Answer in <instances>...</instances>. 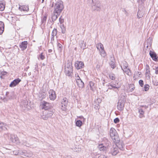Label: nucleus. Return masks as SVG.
<instances>
[{"label":"nucleus","mask_w":158,"mask_h":158,"mask_svg":"<svg viewBox=\"0 0 158 158\" xmlns=\"http://www.w3.org/2000/svg\"><path fill=\"white\" fill-rule=\"evenodd\" d=\"M5 5L2 2H0V11H3L5 8Z\"/></svg>","instance_id":"nucleus-34"},{"label":"nucleus","mask_w":158,"mask_h":158,"mask_svg":"<svg viewBox=\"0 0 158 158\" xmlns=\"http://www.w3.org/2000/svg\"><path fill=\"white\" fill-rule=\"evenodd\" d=\"M139 116L140 118H141L144 117V111H143L142 109H139Z\"/></svg>","instance_id":"nucleus-27"},{"label":"nucleus","mask_w":158,"mask_h":158,"mask_svg":"<svg viewBox=\"0 0 158 158\" xmlns=\"http://www.w3.org/2000/svg\"><path fill=\"white\" fill-rule=\"evenodd\" d=\"M149 55L152 59L155 61H157L158 60V57L156 53L153 50H151L149 52Z\"/></svg>","instance_id":"nucleus-9"},{"label":"nucleus","mask_w":158,"mask_h":158,"mask_svg":"<svg viewBox=\"0 0 158 158\" xmlns=\"http://www.w3.org/2000/svg\"><path fill=\"white\" fill-rule=\"evenodd\" d=\"M143 14L142 13L141 11L139 10L137 13V16L138 18H140L143 16Z\"/></svg>","instance_id":"nucleus-40"},{"label":"nucleus","mask_w":158,"mask_h":158,"mask_svg":"<svg viewBox=\"0 0 158 158\" xmlns=\"http://www.w3.org/2000/svg\"><path fill=\"white\" fill-rule=\"evenodd\" d=\"M150 70L149 66L148 64H146V70Z\"/></svg>","instance_id":"nucleus-52"},{"label":"nucleus","mask_w":158,"mask_h":158,"mask_svg":"<svg viewBox=\"0 0 158 158\" xmlns=\"http://www.w3.org/2000/svg\"><path fill=\"white\" fill-rule=\"evenodd\" d=\"M82 124V122L80 120H77L76 123V126L78 127H81Z\"/></svg>","instance_id":"nucleus-32"},{"label":"nucleus","mask_w":158,"mask_h":158,"mask_svg":"<svg viewBox=\"0 0 158 158\" xmlns=\"http://www.w3.org/2000/svg\"><path fill=\"white\" fill-rule=\"evenodd\" d=\"M110 134L113 141L116 145L118 149L121 151H123L124 150L125 145L123 142L120 141L119 138L116 130L113 128H110Z\"/></svg>","instance_id":"nucleus-1"},{"label":"nucleus","mask_w":158,"mask_h":158,"mask_svg":"<svg viewBox=\"0 0 158 158\" xmlns=\"http://www.w3.org/2000/svg\"><path fill=\"white\" fill-rule=\"evenodd\" d=\"M119 118H116L114 119V122L115 123H117L119 122Z\"/></svg>","instance_id":"nucleus-48"},{"label":"nucleus","mask_w":158,"mask_h":158,"mask_svg":"<svg viewBox=\"0 0 158 158\" xmlns=\"http://www.w3.org/2000/svg\"><path fill=\"white\" fill-rule=\"evenodd\" d=\"M109 78L112 80H114L116 78V76L114 74L111 73L109 74Z\"/></svg>","instance_id":"nucleus-31"},{"label":"nucleus","mask_w":158,"mask_h":158,"mask_svg":"<svg viewBox=\"0 0 158 158\" xmlns=\"http://www.w3.org/2000/svg\"><path fill=\"white\" fill-rule=\"evenodd\" d=\"M68 103V101L67 98H64L62 99L61 102V109L62 110L64 111L67 109L66 107L67 106Z\"/></svg>","instance_id":"nucleus-7"},{"label":"nucleus","mask_w":158,"mask_h":158,"mask_svg":"<svg viewBox=\"0 0 158 158\" xmlns=\"http://www.w3.org/2000/svg\"><path fill=\"white\" fill-rule=\"evenodd\" d=\"M98 158H107V156L103 155H101Z\"/></svg>","instance_id":"nucleus-50"},{"label":"nucleus","mask_w":158,"mask_h":158,"mask_svg":"<svg viewBox=\"0 0 158 158\" xmlns=\"http://www.w3.org/2000/svg\"><path fill=\"white\" fill-rule=\"evenodd\" d=\"M19 9L20 11H27L29 10L28 6V5H19Z\"/></svg>","instance_id":"nucleus-16"},{"label":"nucleus","mask_w":158,"mask_h":158,"mask_svg":"<svg viewBox=\"0 0 158 158\" xmlns=\"http://www.w3.org/2000/svg\"><path fill=\"white\" fill-rule=\"evenodd\" d=\"M96 47L98 49H104L103 45L101 43L98 44L97 45Z\"/></svg>","instance_id":"nucleus-28"},{"label":"nucleus","mask_w":158,"mask_h":158,"mask_svg":"<svg viewBox=\"0 0 158 158\" xmlns=\"http://www.w3.org/2000/svg\"><path fill=\"white\" fill-rule=\"evenodd\" d=\"M98 149L102 152H106L107 149V147L103 144H99L98 147Z\"/></svg>","instance_id":"nucleus-12"},{"label":"nucleus","mask_w":158,"mask_h":158,"mask_svg":"<svg viewBox=\"0 0 158 158\" xmlns=\"http://www.w3.org/2000/svg\"><path fill=\"white\" fill-rule=\"evenodd\" d=\"M111 61L110 62V64L111 67L114 69L115 67V60L114 59V58L112 57H111Z\"/></svg>","instance_id":"nucleus-21"},{"label":"nucleus","mask_w":158,"mask_h":158,"mask_svg":"<svg viewBox=\"0 0 158 158\" xmlns=\"http://www.w3.org/2000/svg\"><path fill=\"white\" fill-rule=\"evenodd\" d=\"M44 0H42V2L44 1Z\"/></svg>","instance_id":"nucleus-58"},{"label":"nucleus","mask_w":158,"mask_h":158,"mask_svg":"<svg viewBox=\"0 0 158 158\" xmlns=\"http://www.w3.org/2000/svg\"><path fill=\"white\" fill-rule=\"evenodd\" d=\"M49 98L51 100H54L56 97L55 92L53 90L51 89L49 91Z\"/></svg>","instance_id":"nucleus-14"},{"label":"nucleus","mask_w":158,"mask_h":158,"mask_svg":"<svg viewBox=\"0 0 158 158\" xmlns=\"http://www.w3.org/2000/svg\"><path fill=\"white\" fill-rule=\"evenodd\" d=\"M28 43L27 41L22 42L21 44L19 45L20 48L25 49L27 48Z\"/></svg>","instance_id":"nucleus-17"},{"label":"nucleus","mask_w":158,"mask_h":158,"mask_svg":"<svg viewBox=\"0 0 158 158\" xmlns=\"http://www.w3.org/2000/svg\"><path fill=\"white\" fill-rule=\"evenodd\" d=\"M47 96V93L44 92L40 93L39 95V98L41 100H42L43 99L45 98Z\"/></svg>","instance_id":"nucleus-18"},{"label":"nucleus","mask_w":158,"mask_h":158,"mask_svg":"<svg viewBox=\"0 0 158 158\" xmlns=\"http://www.w3.org/2000/svg\"><path fill=\"white\" fill-rule=\"evenodd\" d=\"M80 46L82 49H85L86 48L85 43L83 41L82 42V43L80 44Z\"/></svg>","instance_id":"nucleus-39"},{"label":"nucleus","mask_w":158,"mask_h":158,"mask_svg":"<svg viewBox=\"0 0 158 158\" xmlns=\"http://www.w3.org/2000/svg\"><path fill=\"white\" fill-rule=\"evenodd\" d=\"M135 89L134 85L133 84H130L129 86V91L131 92L132 91Z\"/></svg>","instance_id":"nucleus-36"},{"label":"nucleus","mask_w":158,"mask_h":158,"mask_svg":"<svg viewBox=\"0 0 158 158\" xmlns=\"http://www.w3.org/2000/svg\"><path fill=\"white\" fill-rule=\"evenodd\" d=\"M127 74L129 75V73L130 72V70L128 69L127 68V69H125L123 71Z\"/></svg>","instance_id":"nucleus-44"},{"label":"nucleus","mask_w":158,"mask_h":158,"mask_svg":"<svg viewBox=\"0 0 158 158\" xmlns=\"http://www.w3.org/2000/svg\"><path fill=\"white\" fill-rule=\"evenodd\" d=\"M73 69H65L64 72L66 76L70 77L72 76V73Z\"/></svg>","instance_id":"nucleus-19"},{"label":"nucleus","mask_w":158,"mask_h":158,"mask_svg":"<svg viewBox=\"0 0 158 158\" xmlns=\"http://www.w3.org/2000/svg\"><path fill=\"white\" fill-rule=\"evenodd\" d=\"M73 69V67L72 66V63L70 62H69L68 63L65 64V69Z\"/></svg>","instance_id":"nucleus-23"},{"label":"nucleus","mask_w":158,"mask_h":158,"mask_svg":"<svg viewBox=\"0 0 158 158\" xmlns=\"http://www.w3.org/2000/svg\"><path fill=\"white\" fill-rule=\"evenodd\" d=\"M22 143L24 145L28 147H29L31 145V144L30 143H27L26 141L25 140H23Z\"/></svg>","instance_id":"nucleus-35"},{"label":"nucleus","mask_w":158,"mask_h":158,"mask_svg":"<svg viewBox=\"0 0 158 158\" xmlns=\"http://www.w3.org/2000/svg\"><path fill=\"white\" fill-rule=\"evenodd\" d=\"M89 86L90 89L92 91L94 90L95 88V83L94 81H90L89 82Z\"/></svg>","instance_id":"nucleus-26"},{"label":"nucleus","mask_w":158,"mask_h":158,"mask_svg":"<svg viewBox=\"0 0 158 158\" xmlns=\"http://www.w3.org/2000/svg\"><path fill=\"white\" fill-rule=\"evenodd\" d=\"M41 106L42 109L45 110H51L52 107L51 103L44 101L42 102Z\"/></svg>","instance_id":"nucleus-5"},{"label":"nucleus","mask_w":158,"mask_h":158,"mask_svg":"<svg viewBox=\"0 0 158 158\" xmlns=\"http://www.w3.org/2000/svg\"><path fill=\"white\" fill-rule=\"evenodd\" d=\"M21 105L23 107L27 109H30L31 107L30 106V103L27 100H24L21 103Z\"/></svg>","instance_id":"nucleus-11"},{"label":"nucleus","mask_w":158,"mask_h":158,"mask_svg":"<svg viewBox=\"0 0 158 158\" xmlns=\"http://www.w3.org/2000/svg\"><path fill=\"white\" fill-rule=\"evenodd\" d=\"M124 96H123L122 98V100H121V99L120 100L119 99L117 104V108L120 111L123 110L124 109Z\"/></svg>","instance_id":"nucleus-6"},{"label":"nucleus","mask_w":158,"mask_h":158,"mask_svg":"<svg viewBox=\"0 0 158 158\" xmlns=\"http://www.w3.org/2000/svg\"><path fill=\"white\" fill-rule=\"evenodd\" d=\"M45 58L44 56L43 55V53H41L40 55L39 56L38 58L39 59L40 58L41 60H44Z\"/></svg>","instance_id":"nucleus-41"},{"label":"nucleus","mask_w":158,"mask_h":158,"mask_svg":"<svg viewBox=\"0 0 158 158\" xmlns=\"http://www.w3.org/2000/svg\"><path fill=\"white\" fill-rule=\"evenodd\" d=\"M156 152H157V153L158 154V146H157V147L156 148Z\"/></svg>","instance_id":"nucleus-55"},{"label":"nucleus","mask_w":158,"mask_h":158,"mask_svg":"<svg viewBox=\"0 0 158 158\" xmlns=\"http://www.w3.org/2000/svg\"><path fill=\"white\" fill-rule=\"evenodd\" d=\"M75 79H76V81L78 80L79 79H81L78 73L75 74Z\"/></svg>","instance_id":"nucleus-45"},{"label":"nucleus","mask_w":158,"mask_h":158,"mask_svg":"<svg viewBox=\"0 0 158 158\" xmlns=\"http://www.w3.org/2000/svg\"><path fill=\"white\" fill-rule=\"evenodd\" d=\"M150 70H146V76H147L148 78L150 77Z\"/></svg>","instance_id":"nucleus-43"},{"label":"nucleus","mask_w":158,"mask_h":158,"mask_svg":"<svg viewBox=\"0 0 158 158\" xmlns=\"http://www.w3.org/2000/svg\"><path fill=\"white\" fill-rule=\"evenodd\" d=\"M152 39V38L149 37L147 40L146 44H145L144 48L148 49H150L151 48V45Z\"/></svg>","instance_id":"nucleus-10"},{"label":"nucleus","mask_w":158,"mask_h":158,"mask_svg":"<svg viewBox=\"0 0 158 158\" xmlns=\"http://www.w3.org/2000/svg\"><path fill=\"white\" fill-rule=\"evenodd\" d=\"M54 110L52 109L51 110H44L41 115L42 118L44 120H47L48 118H51L54 113Z\"/></svg>","instance_id":"nucleus-3"},{"label":"nucleus","mask_w":158,"mask_h":158,"mask_svg":"<svg viewBox=\"0 0 158 158\" xmlns=\"http://www.w3.org/2000/svg\"><path fill=\"white\" fill-rule=\"evenodd\" d=\"M139 84L141 86L143 87V81L142 80H140L139 81Z\"/></svg>","instance_id":"nucleus-47"},{"label":"nucleus","mask_w":158,"mask_h":158,"mask_svg":"<svg viewBox=\"0 0 158 158\" xmlns=\"http://www.w3.org/2000/svg\"><path fill=\"white\" fill-rule=\"evenodd\" d=\"M99 52L101 56L104 57L106 56V52L105 51V50H99Z\"/></svg>","instance_id":"nucleus-30"},{"label":"nucleus","mask_w":158,"mask_h":158,"mask_svg":"<svg viewBox=\"0 0 158 158\" xmlns=\"http://www.w3.org/2000/svg\"><path fill=\"white\" fill-rule=\"evenodd\" d=\"M6 124L0 122V131L6 129Z\"/></svg>","instance_id":"nucleus-24"},{"label":"nucleus","mask_w":158,"mask_h":158,"mask_svg":"<svg viewBox=\"0 0 158 158\" xmlns=\"http://www.w3.org/2000/svg\"><path fill=\"white\" fill-rule=\"evenodd\" d=\"M119 152L118 147L116 145H113V146L111 148L110 152L113 156L116 155Z\"/></svg>","instance_id":"nucleus-8"},{"label":"nucleus","mask_w":158,"mask_h":158,"mask_svg":"<svg viewBox=\"0 0 158 158\" xmlns=\"http://www.w3.org/2000/svg\"><path fill=\"white\" fill-rule=\"evenodd\" d=\"M6 72H0V77L1 78L3 79L4 78L3 76L6 75Z\"/></svg>","instance_id":"nucleus-38"},{"label":"nucleus","mask_w":158,"mask_h":158,"mask_svg":"<svg viewBox=\"0 0 158 158\" xmlns=\"http://www.w3.org/2000/svg\"><path fill=\"white\" fill-rule=\"evenodd\" d=\"M59 22L60 23H62L64 22V20L62 19L61 17L59 18Z\"/></svg>","instance_id":"nucleus-51"},{"label":"nucleus","mask_w":158,"mask_h":158,"mask_svg":"<svg viewBox=\"0 0 158 158\" xmlns=\"http://www.w3.org/2000/svg\"><path fill=\"white\" fill-rule=\"evenodd\" d=\"M75 66L77 69L82 68L84 66V63L81 61H77L75 64Z\"/></svg>","instance_id":"nucleus-15"},{"label":"nucleus","mask_w":158,"mask_h":158,"mask_svg":"<svg viewBox=\"0 0 158 158\" xmlns=\"http://www.w3.org/2000/svg\"><path fill=\"white\" fill-rule=\"evenodd\" d=\"M119 87L118 85V84H110L108 85V89H112V88H118Z\"/></svg>","instance_id":"nucleus-25"},{"label":"nucleus","mask_w":158,"mask_h":158,"mask_svg":"<svg viewBox=\"0 0 158 158\" xmlns=\"http://www.w3.org/2000/svg\"><path fill=\"white\" fill-rule=\"evenodd\" d=\"M47 18V16H44L43 17L42 19V22L43 23H44L46 21Z\"/></svg>","instance_id":"nucleus-46"},{"label":"nucleus","mask_w":158,"mask_h":158,"mask_svg":"<svg viewBox=\"0 0 158 158\" xmlns=\"http://www.w3.org/2000/svg\"><path fill=\"white\" fill-rule=\"evenodd\" d=\"M149 86L148 85L146 84L144 85V88L145 91H147L149 89Z\"/></svg>","instance_id":"nucleus-42"},{"label":"nucleus","mask_w":158,"mask_h":158,"mask_svg":"<svg viewBox=\"0 0 158 158\" xmlns=\"http://www.w3.org/2000/svg\"><path fill=\"white\" fill-rule=\"evenodd\" d=\"M57 46L58 48L60 49L62 48L63 46L62 45H61V44L60 43L58 44Z\"/></svg>","instance_id":"nucleus-49"},{"label":"nucleus","mask_w":158,"mask_h":158,"mask_svg":"<svg viewBox=\"0 0 158 158\" xmlns=\"http://www.w3.org/2000/svg\"><path fill=\"white\" fill-rule=\"evenodd\" d=\"M76 82L79 87L82 88L84 87V83L81 79L77 81Z\"/></svg>","instance_id":"nucleus-20"},{"label":"nucleus","mask_w":158,"mask_h":158,"mask_svg":"<svg viewBox=\"0 0 158 158\" xmlns=\"http://www.w3.org/2000/svg\"><path fill=\"white\" fill-rule=\"evenodd\" d=\"M155 73L156 74H158V67L156 68L155 69Z\"/></svg>","instance_id":"nucleus-53"},{"label":"nucleus","mask_w":158,"mask_h":158,"mask_svg":"<svg viewBox=\"0 0 158 158\" xmlns=\"http://www.w3.org/2000/svg\"><path fill=\"white\" fill-rule=\"evenodd\" d=\"M4 25L3 22L0 21V34H2L4 30Z\"/></svg>","instance_id":"nucleus-22"},{"label":"nucleus","mask_w":158,"mask_h":158,"mask_svg":"<svg viewBox=\"0 0 158 158\" xmlns=\"http://www.w3.org/2000/svg\"><path fill=\"white\" fill-rule=\"evenodd\" d=\"M5 137L8 138L12 142L17 143H19V139L18 137L14 135L10 134L9 133H5L4 135Z\"/></svg>","instance_id":"nucleus-4"},{"label":"nucleus","mask_w":158,"mask_h":158,"mask_svg":"<svg viewBox=\"0 0 158 158\" xmlns=\"http://www.w3.org/2000/svg\"><path fill=\"white\" fill-rule=\"evenodd\" d=\"M123 65L122 66H121L122 69L124 71V70L125 69H127L128 67V64H127L126 62L124 63H123Z\"/></svg>","instance_id":"nucleus-33"},{"label":"nucleus","mask_w":158,"mask_h":158,"mask_svg":"<svg viewBox=\"0 0 158 158\" xmlns=\"http://www.w3.org/2000/svg\"><path fill=\"white\" fill-rule=\"evenodd\" d=\"M57 31L56 29L54 28L52 31V36H55L56 35Z\"/></svg>","instance_id":"nucleus-37"},{"label":"nucleus","mask_w":158,"mask_h":158,"mask_svg":"<svg viewBox=\"0 0 158 158\" xmlns=\"http://www.w3.org/2000/svg\"><path fill=\"white\" fill-rule=\"evenodd\" d=\"M52 51V50H48L49 52H51Z\"/></svg>","instance_id":"nucleus-56"},{"label":"nucleus","mask_w":158,"mask_h":158,"mask_svg":"<svg viewBox=\"0 0 158 158\" xmlns=\"http://www.w3.org/2000/svg\"><path fill=\"white\" fill-rule=\"evenodd\" d=\"M53 4H52V7H53Z\"/></svg>","instance_id":"nucleus-57"},{"label":"nucleus","mask_w":158,"mask_h":158,"mask_svg":"<svg viewBox=\"0 0 158 158\" xmlns=\"http://www.w3.org/2000/svg\"><path fill=\"white\" fill-rule=\"evenodd\" d=\"M63 3L61 0H58L55 3L54 6V13L60 14L64 9Z\"/></svg>","instance_id":"nucleus-2"},{"label":"nucleus","mask_w":158,"mask_h":158,"mask_svg":"<svg viewBox=\"0 0 158 158\" xmlns=\"http://www.w3.org/2000/svg\"><path fill=\"white\" fill-rule=\"evenodd\" d=\"M21 81V80L19 78H17L13 80L10 84V87H13L17 85Z\"/></svg>","instance_id":"nucleus-13"},{"label":"nucleus","mask_w":158,"mask_h":158,"mask_svg":"<svg viewBox=\"0 0 158 158\" xmlns=\"http://www.w3.org/2000/svg\"><path fill=\"white\" fill-rule=\"evenodd\" d=\"M52 16V19L53 21H55L59 16L60 14H58V13H55Z\"/></svg>","instance_id":"nucleus-29"},{"label":"nucleus","mask_w":158,"mask_h":158,"mask_svg":"<svg viewBox=\"0 0 158 158\" xmlns=\"http://www.w3.org/2000/svg\"><path fill=\"white\" fill-rule=\"evenodd\" d=\"M54 36H52L51 38V40H54Z\"/></svg>","instance_id":"nucleus-54"}]
</instances>
